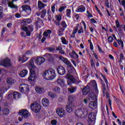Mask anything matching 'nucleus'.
<instances>
[{"mask_svg": "<svg viewBox=\"0 0 125 125\" xmlns=\"http://www.w3.org/2000/svg\"><path fill=\"white\" fill-rule=\"evenodd\" d=\"M25 57H23V56L21 57H19V61H22L23 62V60L24 59Z\"/></svg>", "mask_w": 125, "mask_h": 125, "instance_id": "obj_64", "label": "nucleus"}, {"mask_svg": "<svg viewBox=\"0 0 125 125\" xmlns=\"http://www.w3.org/2000/svg\"><path fill=\"white\" fill-rule=\"evenodd\" d=\"M4 92H5V89H4V88H0V95H1L2 94H3V93H4Z\"/></svg>", "mask_w": 125, "mask_h": 125, "instance_id": "obj_47", "label": "nucleus"}, {"mask_svg": "<svg viewBox=\"0 0 125 125\" xmlns=\"http://www.w3.org/2000/svg\"><path fill=\"white\" fill-rule=\"evenodd\" d=\"M78 30H79V28H78V27H75L74 28V30L72 32L73 35H75V34H77V32H78Z\"/></svg>", "mask_w": 125, "mask_h": 125, "instance_id": "obj_46", "label": "nucleus"}, {"mask_svg": "<svg viewBox=\"0 0 125 125\" xmlns=\"http://www.w3.org/2000/svg\"><path fill=\"white\" fill-rule=\"evenodd\" d=\"M17 0H12V1H9L8 0H2V3H8V5L11 7V8H17V6L13 4L14 1H17Z\"/></svg>", "mask_w": 125, "mask_h": 125, "instance_id": "obj_10", "label": "nucleus"}, {"mask_svg": "<svg viewBox=\"0 0 125 125\" xmlns=\"http://www.w3.org/2000/svg\"><path fill=\"white\" fill-rule=\"evenodd\" d=\"M15 16L17 18H20V17H21V15L19 13L16 14Z\"/></svg>", "mask_w": 125, "mask_h": 125, "instance_id": "obj_63", "label": "nucleus"}, {"mask_svg": "<svg viewBox=\"0 0 125 125\" xmlns=\"http://www.w3.org/2000/svg\"><path fill=\"white\" fill-rule=\"evenodd\" d=\"M47 50H48V52H51L52 53H54L56 50H55V48L52 47H49L46 48Z\"/></svg>", "mask_w": 125, "mask_h": 125, "instance_id": "obj_34", "label": "nucleus"}, {"mask_svg": "<svg viewBox=\"0 0 125 125\" xmlns=\"http://www.w3.org/2000/svg\"><path fill=\"white\" fill-rule=\"evenodd\" d=\"M117 42H118V44L120 45H121L122 48L123 47H124V42H123V41L121 40H117Z\"/></svg>", "mask_w": 125, "mask_h": 125, "instance_id": "obj_45", "label": "nucleus"}, {"mask_svg": "<svg viewBox=\"0 0 125 125\" xmlns=\"http://www.w3.org/2000/svg\"><path fill=\"white\" fill-rule=\"evenodd\" d=\"M62 43H63V44H67V43H68V42H67V41L64 37L62 38Z\"/></svg>", "mask_w": 125, "mask_h": 125, "instance_id": "obj_49", "label": "nucleus"}, {"mask_svg": "<svg viewBox=\"0 0 125 125\" xmlns=\"http://www.w3.org/2000/svg\"><path fill=\"white\" fill-rule=\"evenodd\" d=\"M87 109L82 107V108L77 109L75 110V115H76L77 117H78V118H82V117H83L84 114L87 115Z\"/></svg>", "mask_w": 125, "mask_h": 125, "instance_id": "obj_5", "label": "nucleus"}, {"mask_svg": "<svg viewBox=\"0 0 125 125\" xmlns=\"http://www.w3.org/2000/svg\"><path fill=\"white\" fill-rule=\"evenodd\" d=\"M31 22V20L30 19H24L21 23V29L22 31H24L25 32L27 36H31V31L29 30L28 27L26 26L28 24H30Z\"/></svg>", "mask_w": 125, "mask_h": 125, "instance_id": "obj_3", "label": "nucleus"}, {"mask_svg": "<svg viewBox=\"0 0 125 125\" xmlns=\"http://www.w3.org/2000/svg\"><path fill=\"white\" fill-rule=\"evenodd\" d=\"M65 8H67V6H62L59 8V11H60V12H62V11H63Z\"/></svg>", "mask_w": 125, "mask_h": 125, "instance_id": "obj_48", "label": "nucleus"}, {"mask_svg": "<svg viewBox=\"0 0 125 125\" xmlns=\"http://www.w3.org/2000/svg\"><path fill=\"white\" fill-rule=\"evenodd\" d=\"M97 104L94 101H91L89 103V106L90 109H95L96 108Z\"/></svg>", "mask_w": 125, "mask_h": 125, "instance_id": "obj_26", "label": "nucleus"}, {"mask_svg": "<svg viewBox=\"0 0 125 125\" xmlns=\"http://www.w3.org/2000/svg\"><path fill=\"white\" fill-rule=\"evenodd\" d=\"M20 90L21 93L28 94V93H29V91H30L29 85L26 83H22L21 84L20 86Z\"/></svg>", "mask_w": 125, "mask_h": 125, "instance_id": "obj_7", "label": "nucleus"}, {"mask_svg": "<svg viewBox=\"0 0 125 125\" xmlns=\"http://www.w3.org/2000/svg\"><path fill=\"white\" fill-rule=\"evenodd\" d=\"M0 65L1 66H11V63H10V60L8 59H5V60H1L0 62Z\"/></svg>", "mask_w": 125, "mask_h": 125, "instance_id": "obj_13", "label": "nucleus"}, {"mask_svg": "<svg viewBox=\"0 0 125 125\" xmlns=\"http://www.w3.org/2000/svg\"><path fill=\"white\" fill-rule=\"evenodd\" d=\"M125 59V57L124 56V54L123 53H121L120 54V61H122V60H124Z\"/></svg>", "mask_w": 125, "mask_h": 125, "instance_id": "obj_55", "label": "nucleus"}, {"mask_svg": "<svg viewBox=\"0 0 125 125\" xmlns=\"http://www.w3.org/2000/svg\"><path fill=\"white\" fill-rule=\"evenodd\" d=\"M62 19V17L61 16H58L57 17V20L59 21V22H60L61 21V20Z\"/></svg>", "mask_w": 125, "mask_h": 125, "instance_id": "obj_59", "label": "nucleus"}, {"mask_svg": "<svg viewBox=\"0 0 125 125\" xmlns=\"http://www.w3.org/2000/svg\"><path fill=\"white\" fill-rule=\"evenodd\" d=\"M90 86H88V84L85 87H84L82 89V92L83 95H86L90 92V87L94 90L96 94H97L99 92L98 88H97V83H96V81L95 80L92 81L90 83Z\"/></svg>", "mask_w": 125, "mask_h": 125, "instance_id": "obj_1", "label": "nucleus"}, {"mask_svg": "<svg viewBox=\"0 0 125 125\" xmlns=\"http://www.w3.org/2000/svg\"><path fill=\"white\" fill-rule=\"evenodd\" d=\"M61 25L63 29H65V28H67V24L65 21H62L61 23Z\"/></svg>", "mask_w": 125, "mask_h": 125, "instance_id": "obj_42", "label": "nucleus"}, {"mask_svg": "<svg viewBox=\"0 0 125 125\" xmlns=\"http://www.w3.org/2000/svg\"><path fill=\"white\" fill-rule=\"evenodd\" d=\"M13 96L15 99H18L20 98V93L15 92L13 94Z\"/></svg>", "mask_w": 125, "mask_h": 125, "instance_id": "obj_32", "label": "nucleus"}, {"mask_svg": "<svg viewBox=\"0 0 125 125\" xmlns=\"http://www.w3.org/2000/svg\"><path fill=\"white\" fill-rule=\"evenodd\" d=\"M105 5L107 7V8H109L110 6H109V0H105Z\"/></svg>", "mask_w": 125, "mask_h": 125, "instance_id": "obj_51", "label": "nucleus"}, {"mask_svg": "<svg viewBox=\"0 0 125 125\" xmlns=\"http://www.w3.org/2000/svg\"><path fill=\"white\" fill-rule=\"evenodd\" d=\"M53 91H54L56 93H59L60 92V88L58 86H55L53 89Z\"/></svg>", "mask_w": 125, "mask_h": 125, "instance_id": "obj_38", "label": "nucleus"}, {"mask_svg": "<svg viewBox=\"0 0 125 125\" xmlns=\"http://www.w3.org/2000/svg\"><path fill=\"white\" fill-rule=\"evenodd\" d=\"M107 40L109 42H113V37L112 36H109Z\"/></svg>", "mask_w": 125, "mask_h": 125, "instance_id": "obj_54", "label": "nucleus"}, {"mask_svg": "<svg viewBox=\"0 0 125 125\" xmlns=\"http://www.w3.org/2000/svg\"><path fill=\"white\" fill-rule=\"evenodd\" d=\"M82 33L83 34V27L81 26L80 29L78 30V34H82Z\"/></svg>", "mask_w": 125, "mask_h": 125, "instance_id": "obj_50", "label": "nucleus"}, {"mask_svg": "<svg viewBox=\"0 0 125 125\" xmlns=\"http://www.w3.org/2000/svg\"><path fill=\"white\" fill-rule=\"evenodd\" d=\"M66 79H67V83L68 85H71L72 83H76V84H80L82 83L80 80L76 81V79L74 78V76L71 75L69 73H67L65 76Z\"/></svg>", "mask_w": 125, "mask_h": 125, "instance_id": "obj_4", "label": "nucleus"}, {"mask_svg": "<svg viewBox=\"0 0 125 125\" xmlns=\"http://www.w3.org/2000/svg\"><path fill=\"white\" fill-rule=\"evenodd\" d=\"M48 71L50 72V74L52 75V77L53 79H54L56 75H55V70L53 69V68H50L48 69Z\"/></svg>", "mask_w": 125, "mask_h": 125, "instance_id": "obj_29", "label": "nucleus"}, {"mask_svg": "<svg viewBox=\"0 0 125 125\" xmlns=\"http://www.w3.org/2000/svg\"><path fill=\"white\" fill-rule=\"evenodd\" d=\"M15 80H14L13 78H9L7 79V83H8V84H10V85L15 83Z\"/></svg>", "mask_w": 125, "mask_h": 125, "instance_id": "obj_27", "label": "nucleus"}, {"mask_svg": "<svg viewBox=\"0 0 125 125\" xmlns=\"http://www.w3.org/2000/svg\"><path fill=\"white\" fill-rule=\"evenodd\" d=\"M76 100L75 96L72 95L68 97V104H73V102Z\"/></svg>", "mask_w": 125, "mask_h": 125, "instance_id": "obj_28", "label": "nucleus"}, {"mask_svg": "<svg viewBox=\"0 0 125 125\" xmlns=\"http://www.w3.org/2000/svg\"><path fill=\"white\" fill-rule=\"evenodd\" d=\"M45 56L47 57L49 62H53V60H54V57L56 58H59V57H60V56H58L57 54H52L50 53H46Z\"/></svg>", "mask_w": 125, "mask_h": 125, "instance_id": "obj_9", "label": "nucleus"}, {"mask_svg": "<svg viewBox=\"0 0 125 125\" xmlns=\"http://www.w3.org/2000/svg\"><path fill=\"white\" fill-rule=\"evenodd\" d=\"M65 30V29L60 27L58 29V36H63V32Z\"/></svg>", "mask_w": 125, "mask_h": 125, "instance_id": "obj_36", "label": "nucleus"}, {"mask_svg": "<svg viewBox=\"0 0 125 125\" xmlns=\"http://www.w3.org/2000/svg\"><path fill=\"white\" fill-rule=\"evenodd\" d=\"M78 87L77 86H71L69 88H67V90L68 92H70V93H74V92H76L77 91V89Z\"/></svg>", "mask_w": 125, "mask_h": 125, "instance_id": "obj_21", "label": "nucleus"}, {"mask_svg": "<svg viewBox=\"0 0 125 125\" xmlns=\"http://www.w3.org/2000/svg\"><path fill=\"white\" fill-rule=\"evenodd\" d=\"M63 48H62L61 46H58L56 48V50H57V51H60V50H61Z\"/></svg>", "mask_w": 125, "mask_h": 125, "instance_id": "obj_62", "label": "nucleus"}, {"mask_svg": "<svg viewBox=\"0 0 125 125\" xmlns=\"http://www.w3.org/2000/svg\"><path fill=\"white\" fill-rule=\"evenodd\" d=\"M88 118L91 122H93V121L95 120V114L90 113L88 116Z\"/></svg>", "mask_w": 125, "mask_h": 125, "instance_id": "obj_31", "label": "nucleus"}, {"mask_svg": "<svg viewBox=\"0 0 125 125\" xmlns=\"http://www.w3.org/2000/svg\"><path fill=\"white\" fill-rule=\"evenodd\" d=\"M27 28L30 30V32H33L34 31V25L32 24L28 25Z\"/></svg>", "mask_w": 125, "mask_h": 125, "instance_id": "obj_44", "label": "nucleus"}, {"mask_svg": "<svg viewBox=\"0 0 125 125\" xmlns=\"http://www.w3.org/2000/svg\"><path fill=\"white\" fill-rule=\"evenodd\" d=\"M103 93H105V91H106V86L105 85L104 83H103Z\"/></svg>", "mask_w": 125, "mask_h": 125, "instance_id": "obj_53", "label": "nucleus"}, {"mask_svg": "<svg viewBox=\"0 0 125 125\" xmlns=\"http://www.w3.org/2000/svg\"><path fill=\"white\" fill-rule=\"evenodd\" d=\"M28 75V70L26 69H24L22 70L20 73V76L21 78H24V77H26Z\"/></svg>", "mask_w": 125, "mask_h": 125, "instance_id": "obj_25", "label": "nucleus"}, {"mask_svg": "<svg viewBox=\"0 0 125 125\" xmlns=\"http://www.w3.org/2000/svg\"><path fill=\"white\" fill-rule=\"evenodd\" d=\"M27 66L30 68V75L28 78L29 81H34L36 78V72H35V68L36 66L34 64V59H31L30 61L27 63Z\"/></svg>", "mask_w": 125, "mask_h": 125, "instance_id": "obj_2", "label": "nucleus"}, {"mask_svg": "<svg viewBox=\"0 0 125 125\" xmlns=\"http://www.w3.org/2000/svg\"><path fill=\"white\" fill-rule=\"evenodd\" d=\"M30 108L32 111L34 112V113H39V112L41 111V105L36 102L31 104Z\"/></svg>", "mask_w": 125, "mask_h": 125, "instance_id": "obj_6", "label": "nucleus"}, {"mask_svg": "<svg viewBox=\"0 0 125 125\" xmlns=\"http://www.w3.org/2000/svg\"><path fill=\"white\" fill-rule=\"evenodd\" d=\"M48 95L52 98H55V97H56V94L53 93L52 92H49Z\"/></svg>", "mask_w": 125, "mask_h": 125, "instance_id": "obj_41", "label": "nucleus"}, {"mask_svg": "<svg viewBox=\"0 0 125 125\" xmlns=\"http://www.w3.org/2000/svg\"><path fill=\"white\" fill-rule=\"evenodd\" d=\"M38 8H39V9H40L41 10L42 9V8H44V7L46 6V4L42 2V1L39 0L38 3Z\"/></svg>", "mask_w": 125, "mask_h": 125, "instance_id": "obj_22", "label": "nucleus"}, {"mask_svg": "<svg viewBox=\"0 0 125 125\" xmlns=\"http://www.w3.org/2000/svg\"><path fill=\"white\" fill-rule=\"evenodd\" d=\"M51 33H52L51 30H47V31L44 32L43 35L44 36V37H49Z\"/></svg>", "mask_w": 125, "mask_h": 125, "instance_id": "obj_35", "label": "nucleus"}, {"mask_svg": "<svg viewBox=\"0 0 125 125\" xmlns=\"http://www.w3.org/2000/svg\"><path fill=\"white\" fill-rule=\"evenodd\" d=\"M2 112L3 113V115L6 116L9 114V109H8V108H3L2 110Z\"/></svg>", "mask_w": 125, "mask_h": 125, "instance_id": "obj_37", "label": "nucleus"}, {"mask_svg": "<svg viewBox=\"0 0 125 125\" xmlns=\"http://www.w3.org/2000/svg\"><path fill=\"white\" fill-rule=\"evenodd\" d=\"M42 104L45 107H47L49 104V101H48V99L45 98L42 99Z\"/></svg>", "mask_w": 125, "mask_h": 125, "instance_id": "obj_24", "label": "nucleus"}, {"mask_svg": "<svg viewBox=\"0 0 125 125\" xmlns=\"http://www.w3.org/2000/svg\"><path fill=\"white\" fill-rule=\"evenodd\" d=\"M56 113L59 116V117H64L65 115H66V112H65V110L64 109L59 107L56 110Z\"/></svg>", "mask_w": 125, "mask_h": 125, "instance_id": "obj_14", "label": "nucleus"}, {"mask_svg": "<svg viewBox=\"0 0 125 125\" xmlns=\"http://www.w3.org/2000/svg\"><path fill=\"white\" fill-rule=\"evenodd\" d=\"M35 90L37 93H39V94H42L43 92H44V89L42 87L37 86L35 87Z\"/></svg>", "mask_w": 125, "mask_h": 125, "instance_id": "obj_18", "label": "nucleus"}, {"mask_svg": "<svg viewBox=\"0 0 125 125\" xmlns=\"http://www.w3.org/2000/svg\"><path fill=\"white\" fill-rule=\"evenodd\" d=\"M43 77L45 79V80H47L48 81H49L50 80H53V77H52V76L48 70H45L43 74Z\"/></svg>", "mask_w": 125, "mask_h": 125, "instance_id": "obj_11", "label": "nucleus"}, {"mask_svg": "<svg viewBox=\"0 0 125 125\" xmlns=\"http://www.w3.org/2000/svg\"><path fill=\"white\" fill-rule=\"evenodd\" d=\"M69 55L71 58L76 59V58H79V55L76 53L75 51H73L72 52L69 53Z\"/></svg>", "mask_w": 125, "mask_h": 125, "instance_id": "obj_23", "label": "nucleus"}, {"mask_svg": "<svg viewBox=\"0 0 125 125\" xmlns=\"http://www.w3.org/2000/svg\"><path fill=\"white\" fill-rule=\"evenodd\" d=\"M51 10H52V12H53V13H54V12H55V5H52Z\"/></svg>", "mask_w": 125, "mask_h": 125, "instance_id": "obj_57", "label": "nucleus"}, {"mask_svg": "<svg viewBox=\"0 0 125 125\" xmlns=\"http://www.w3.org/2000/svg\"><path fill=\"white\" fill-rule=\"evenodd\" d=\"M89 97L91 98V100H96V95L94 93H90L89 94Z\"/></svg>", "mask_w": 125, "mask_h": 125, "instance_id": "obj_33", "label": "nucleus"}, {"mask_svg": "<svg viewBox=\"0 0 125 125\" xmlns=\"http://www.w3.org/2000/svg\"><path fill=\"white\" fill-rule=\"evenodd\" d=\"M57 71L61 76H63V75H65V73H66V70H65V68L64 67L62 66H60L57 67Z\"/></svg>", "mask_w": 125, "mask_h": 125, "instance_id": "obj_15", "label": "nucleus"}, {"mask_svg": "<svg viewBox=\"0 0 125 125\" xmlns=\"http://www.w3.org/2000/svg\"><path fill=\"white\" fill-rule=\"evenodd\" d=\"M102 76L103 77L104 80V82L106 84V87L108 88V80H107V79H106V77L105 76L103 75V74H101Z\"/></svg>", "mask_w": 125, "mask_h": 125, "instance_id": "obj_43", "label": "nucleus"}, {"mask_svg": "<svg viewBox=\"0 0 125 125\" xmlns=\"http://www.w3.org/2000/svg\"><path fill=\"white\" fill-rule=\"evenodd\" d=\"M115 23L116 24V27L117 28H118V29L119 28H120V22H119V21L118 20H116L115 21Z\"/></svg>", "mask_w": 125, "mask_h": 125, "instance_id": "obj_56", "label": "nucleus"}, {"mask_svg": "<svg viewBox=\"0 0 125 125\" xmlns=\"http://www.w3.org/2000/svg\"><path fill=\"white\" fill-rule=\"evenodd\" d=\"M44 61H45V59L43 57H39L36 59V62L38 65H41Z\"/></svg>", "mask_w": 125, "mask_h": 125, "instance_id": "obj_19", "label": "nucleus"}, {"mask_svg": "<svg viewBox=\"0 0 125 125\" xmlns=\"http://www.w3.org/2000/svg\"><path fill=\"white\" fill-rule=\"evenodd\" d=\"M59 59H60L61 60H62V61H63L64 63H65V64L69 66L70 68H71V69H73V70H75V68H74V66H73L71 62H70V61H69L68 59H67V58H65L62 56H60Z\"/></svg>", "mask_w": 125, "mask_h": 125, "instance_id": "obj_12", "label": "nucleus"}, {"mask_svg": "<svg viewBox=\"0 0 125 125\" xmlns=\"http://www.w3.org/2000/svg\"><path fill=\"white\" fill-rule=\"evenodd\" d=\"M19 115L21 116L23 119H27L30 116L29 111L26 109H21L19 111Z\"/></svg>", "mask_w": 125, "mask_h": 125, "instance_id": "obj_8", "label": "nucleus"}, {"mask_svg": "<svg viewBox=\"0 0 125 125\" xmlns=\"http://www.w3.org/2000/svg\"><path fill=\"white\" fill-rule=\"evenodd\" d=\"M66 14L67 17H68V18H71V10L70 9H66Z\"/></svg>", "mask_w": 125, "mask_h": 125, "instance_id": "obj_39", "label": "nucleus"}, {"mask_svg": "<svg viewBox=\"0 0 125 125\" xmlns=\"http://www.w3.org/2000/svg\"><path fill=\"white\" fill-rule=\"evenodd\" d=\"M59 53L60 54H65V51H64V50L62 49L59 51Z\"/></svg>", "mask_w": 125, "mask_h": 125, "instance_id": "obj_61", "label": "nucleus"}, {"mask_svg": "<svg viewBox=\"0 0 125 125\" xmlns=\"http://www.w3.org/2000/svg\"><path fill=\"white\" fill-rule=\"evenodd\" d=\"M23 57H24V58H23V62H26V61H27L28 60V59H29V58L26 57V56H25V55H23Z\"/></svg>", "mask_w": 125, "mask_h": 125, "instance_id": "obj_58", "label": "nucleus"}, {"mask_svg": "<svg viewBox=\"0 0 125 125\" xmlns=\"http://www.w3.org/2000/svg\"><path fill=\"white\" fill-rule=\"evenodd\" d=\"M51 124L52 125H57V122H56V120H53L51 121Z\"/></svg>", "mask_w": 125, "mask_h": 125, "instance_id": "obj_52", "label": "nucleus"}, {"mask_svg": "<svg viewBox=\"0 0 125 125\" xmlns=\"http://www.w3.org/2000/svg\"><path fill=\"white\" fill-rule=\"evenodd\" d=\"M73 107H74L73 104H68L65 107V109L68 113H72L74 111Z\"/></svg>", "mask_w": 125, "mask_h": 125, "instance_id": "obj_17", "label": "nucleus"}, {"mask_svg": "<svg viewBox=\"0 0 125 125\" xmlns=\"http://www.w3.org/2000/svg\"><path fill=\"white\" fill-rule=\"evenodd\" d=\"M22 10L26 12H28V15L31 14V12H32V8L31 7L28 5H23L21 6Z\"/></svg>", "mask_w": 125, "mask_h": 125, "instance_id": "obj_16", "label": "nucleus"}, {"mask_svg": "<svg viewBox=\"0 0 125 125\" xmlns=\"http://www.w3.org/2000/svg\"><path fill=\"white\" fill-rule=\"evenodd\" d=\"M57 82L59 84H60L61 86H65V83L64 82V80L61 79V78L58 79Z\"/></svg>", "mask_w": 125, "mask_h": 125, "instance_id": "obj_30", "label": "nucleus"}, {"mask_svg": "<svg viewBox=\"0 0 125 125\" xmlns=\"http://www.w3.org/2000/svg\"><path fill=\"white\" fill-rule=\"evenodd\" d=\"M46 15V10H42V14L41 17L42 18H44L45 15Z\"/></svg>", "mask_w": 125, "mask_h": 125, "instance_id": "obj_40", "label": "nucleus"}, {"mask_svg": "<svg viewBox=\"0 0 125 125\" xmlns=\"http://www.w3.org/2000/svg\"><path fill=\"white\" fill-rule=\"evenodd\" d=\"M77 12H84L85 11V7L83 5H80L77 8Z\"/></svg>", "mask_w": 125, "mask_h": 125, "instance_id": "obj_20", "label": "nucleus"}, {"mask_svg": "<svg viewBox=\"0 0 125 125\" xmlns=\"http://www.w3.org/2000/svg\"><path fill=\"white\" fill-rule=\"evenodd\" d=\"M32 53H33V52L32 51H27L25 54L26 55H31V54H32Z\"/></svg>", "mask_w": 125, "mask_h": 125, "instance_id": "obj_60", "label": "nucleus"}]
</instances>
